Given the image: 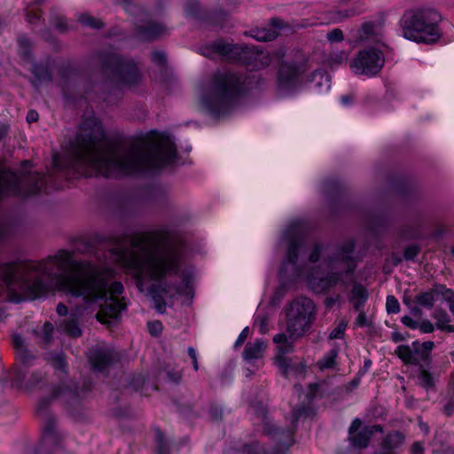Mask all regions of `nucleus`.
I'll list each match as a JSON object with an SVG mask.
<instances>
[{
	"mask_svg": "<svg viewBox=\"0 0 454 454\" xmlns=\"http://www.w3.org/2000/svg\"><path fill=\"white\" fill-rule=\"evenodd\" d=\"M152 294H153V301L155 304V309L160 313H163L166 309V302H165L164 299L162 298V296L160 294L154 293Z\"/></svg>",
	"mask_w": 454,
	"mask_h": 454,
	"instance_id": "obj_50",
	"label": "nucleus"
},
{
	"mask_svg": "<svg viewBox=\"0 0 454 454\" xmlns=\"http://www.w3.org/2000/svg\"><path fill=\"white\" fill-rule=\"evenodd\" d=\"M418 328L424 333H431L434 331V325L428 319H423L419 323Z\"/></svg>",
	"mask_w": 454,
	"mask_h": 454,
	"instance_id": "obj_52",
	"label": "nucleus"
},
{
	"mask_svg": "<svg viewBox=\"0 0 454 454\" xmlns=\"http://www.w3.org/2000/svg\"><path fill=\"white\" fill-rule=\"evenodd\" d=\"M431 317L435 320V327L438 330L446 333H454V325L449 324L451 321L450 316L445 309L437 307L432 312Z\"/></svg>",
	"mask_w": 454,
	"mask_h": 454,
	"instance_id": "obj_25",
	"label": "nucleus"
},
{
	"mask_svg": "<svg viewBox=\"0 0 454 454\" xmlns=\"http://www.w3.org/2000/svg\"><path fill=\"white\" fill-rule=\"evenodd\" d=\"M384 62L385 59L380 51L367 48L359 51L350 67L356 74L375 75L380 71Z\"/></svg>",
	"mask_w": 454,
	"mask_h": 454,
	"instance_id": "obj_16",
	"label": "nucleus"
},
{
	"mask_svg": "<svg viewBox=\"0 0 454 454\" xmlns=\"http://www.w3.org/2000/svg\"><path fill=\"white\" fill-rule=\"evenodd\" d=\"M283 25L284 22L282 20L272 18L269 27L252 29L249 33H246V35H249L255 40L261 42L271 41L277 38L278 35V30L283 27Z\"/></svg>",
	"mask_w": 454,
	"mask_h": 454,
	"instance_id": "obj_21",
	"label": "nucleus"
},
{
	"mask_svg": "<svg viewBox=\"0 0 454 454\" xmlns=\"http://www.w3.org/2000/svg\"><path fill=\"white\" fill-rule=\"evenodd\" d=\"M52 365L56 370L65 372L67 368V362L62 355H58L52 359Z\"/></svg>",
	"mask_w": 454,
	"mask_h": 454,
	"instance_id": "obj_49",
	"label": "nucleus"
},
{
	"mask_svg": "<svg viewBox=\"0 0 454 454\" xmlns=\"http://www.w3.org/2000/svg\"><path fill=\"white\" fill-rule=\"evenodd\" d=\"M155 449L159 454H168L169 451L165 435L159 428L155 430Z\"/></svg>",
	"mask_w": 454,
	"mask_h": 454,
	"instance_id": "obj_35",
	"label": "nucleus"
},
{
	"mask_svg": "<svg viewBox=\"0 0 454 454\" xmlns=\"http://www.w3.org/2000/svg\"><path fill=\"white\" fill-rule=\"evenodd\" d=\"M348 60V54L344 51L340 52L339 54H335L332 57V62L336 64H341L344 61Z\"/></svg>",
	"mask_w": 454,
	"mask_h": 454,
	"instance_id": "obj_59",
	"label": "nucleus"
},
{
	"mask_svg": "<svg viewBox=\"0 0 454 454\" xmlns=\"http://www.w3.org/2000/svg\"><path fill=\"white\" fill-rule=\"evenodd\" d=\"M9 285L18 283L26 299L45 296L53 282L73 297H81L84 309L98 308L97 318L106 323L117 318L126 302L117 296L123 292L121 282L110 285L113 270L90 261L74 259L73 252L59 250L40 261L26 260L4 266Z\"/></svg>",
	"mask_w": 454,
	"mask_h": 454,
	"instance_id": "obj_1",
	"label": "nucleus"
},
{
	"mask_svg": "<svg viewBox=\"0 0 454 454\" xmlns=\"http://www.w3.org/2000/svg\"><path fill=\"white\" fill-rule=\"evenodd\" d=\"M434 343L433 341H425L421 344V348H423L421 352V358L427 359L429 352L434 348Z\"/></svg>",
	"mask_w": 454,
	"mask_h": 454,
	"instance_id": "obj_56",
	"label": "nucleus"
},
{
	"mask_svg": "<svg viewBox=\"0 0 454 454\" xmlns=\"http://www.w3.org/2000/svg\"><path fill=\"white\" fill-rule=\"evenodd\" d=\"M401 322L410 329H417L419 327V322L412 319L410 316L402 317Z\"/></svg>",
	"mask_w": 454,
	"mask_h": 454,
	"instance_id": "obj_55",
	"label": "nucleus"
},
{
	"mask_svg": "<svg viewBox=\"0 0 454 454\" xmlns=\"http://www.w3.org/2000/svg\"><path fill=\"white\" fill-rule=\"evenodd\" d=\"M145 383V377L142 375H136L130 380V385L134 387L135 390H138L142 387Z\"/></svg>",
	"mask_w": 454,
	"mask_h": 454,
	"instance_id": "obj_57",
	"label": "nucleus"
},
{
	"mask_svg": "<svg viewBox=\"0 0 454 454\" xmlns=\"http://www.w3.org/2000/svg\"><path fill=\"white\" fill-rule=\"evenodd\" d=\"M241 75L219 71L211 79L208 90L201 98L203 106L214 117H221L236 105L244 90Z\"/></svg>",
	"mask_w": 454,
	"mask_h": 454,
	"instance_id": "obj_5",
	"label": "nucleus"
},
{
	"mask_svg": "<svg viewBox=\"0 0 454 454\" xmlns=\"http://www.w3.org/2000/svg\"><path fill=\"white\" fill-rule=\"evenodd\" d=\"M338 355V348H333L327 352L323 358L318 360L317 366L320 370L333 368Z\"/></svg>",
	"mask_w": 454,
	"mask_h": 454,
	"instance_id": "obj_31",
	"label": "nucleus"
},
{
	"mask_svg": "<svg viewBox=\"0 0 454 454\" xmlns=\"http://www.w3.org/2000/svg\"><path fill=\"white\" fill-rule=\"evenodd\" d=\"M176 148L166 138L159 144L134 143L126 147L106 141V133L95 117L81 124L76 143L63 166L54 164L69 176L118 177L158 170L174 162Z\"/></svg>",
	"mask_w": 454,
	"mask_h": 454,
	"instance_id": "obj_2",
	"label": "nucleus"
},
{
	"mask_svg": "<svg viewBox=\"0 0 454 454\" xmlns=\"http://www.w3.org/2000/svg\"><path fill=\"white\" fill-rule=\"evenodd\" d=\"M285 354L280 353L276 357V364L278 367V369L281 371V373L285 377H288L290 373V369H292V364L290 360L284 356Z\"/></svg>",
	"mask_w": 454,
	"mask_h": 454,
	"instance_id": "obj_39",
	"label": "nucleus"
},
{
	"mask_svg": "<svg viewBox=\"0 0 454 454\" xmlns=\"http://www.w3.org/2000/svg\"><path fill=\"white\" fill-rule=\"evenodd\" d=\"M135 36L142 42H153L168 33L167 27L158 21L148 20L136 24Z\"/></svg>",
	"mask_w": 454,
	"mask_h": 454,
	"instance_id": "obj_17",
	"label": "nucleus"
},
{
	"mask_svg": "<svg viewBox=\"0 0 454 454\" xmlns=\"http://www.w3.org/2000/svg\"><path fill=\"white\" fill-rule=\"evenodd\" d=\"M288 340H291L289 338V334L287 335L286 333H278L274 336L273 341L278 344H281L280 347H278V352L282 354L289 353L293 350L294 346L293 343L288 341Z\"/></svg>",
	"mask_w": 454,
	"mask_h": 454,
	"instance_id": "obj_32",
	"label": "nucleus"
},
{
	"mask_svg": "<svg viewBox=\"0 0 454 454\" xmlns=\"http://www.w3.org/2000/svg\"><path fill=\"white\" fill-rule=\"evenodd\" d=\"M330 42H340L343 40V33L340 28H334L327 34Z\"/></svg>",
	"mask_w": 454,
	"mask_h": 454,
	"instance_id": "obj_51",
	"label": "nucleus"
},
{
	"mask_svg": "<svg viewBox=\"0 0 454 454\" xmlns=\"http://www.w3.org/2000/svg\"><path fill=\"white\" fill-rule=\"evenodd\" d=\"M420 252L418 245H411L404 249L403 257L406 261H412Z\"/></svg>",
	"mask_w": 454,
	"mask_h": 454,
	"instance_id": "obj_46",
	"label": "nucleus"
},
{
	"mask_svg": "<svg viewBox=\"0 0 454 454\" xmlns=\"http://www.w3.org/2000/svg\"><path fill=\"white\" fill-rule=\"evenodd\" d=\"M57 398L66 403L77 402V387L62 383L52 389L51 396L43 397L37 403L36 413L42 418V437L35 454H51L60 445L61 437L56 431V419L48 412L51 400Z\"/></svg>",
	"mask_w": 454,
	"mask_h": 454,
	"instance_id": "obj_6",
	"label": "nucleus"
},
{
	"mask_svg": "<svg viewBox=\"0 0 454 454\" xmlns=\"http://www.w3.org/2000/svg\"><path fill=\"white\" fill-rule=\"evenodd\" d=\"M441 15L433 9L406 11L402 19L405 38L417 43H433L440 38Z\"/></svg>",
	"mask_w": 454,
	"mask_h": 454,
	"instance_id": "obj_7",
	"label": "nucleus"
},
{
	"mask_svg": "<svg viewBox=\"0 0 454 454\" xmlns=\"http://www.w3.org/2000/svg\"><path fill=\"white\" fill-rule=\"evenodd\" d=\"M254 325L259 327V332L262 334L269 330V317L267 315H258L254 320Z\"/></svg>",
	"mask_w": 454,
	"mask_h": 454,
	"instance_id": "obj_45",
	"label": "nucleus"
},
{
	"mask_svg": "<svg viewBox=\"0 0 454 454\" xmlns=\"http://www.w3.org/2000/svg\"><path fill=\"white\" fill-rule=\"evenodd\" d=\"M54 331L53 325L47 321L42 326H37L33 330V334L37 344L41 348H47L52 341V334Z\"/></svg>",
	"mask_w": 454,
	"mask_h": 454,
	"instance_id": "obj_23",
	"label": "nucleus"
},
{
	"mask_svg": "<svg viewBox=\"0 0 454 454\" xmlns=\"http://www.w3.org/2000/svg\"><path fill=\"white\" fill-rule=\"evenodd\" d=\"M248 333H249V328L248 327H246V328L243 329V331L240 333L238 340L235 342V347L236 348L240 346V345H242L244 343V341L246 340V339L248 336Z\"/></svg>",
	"mask_w": 454,
	"mask_h": 454,
	"instance_id": "obj_61",
	"label": "nucleus"
},
{
	"mask_svg": "<svg viewBox=\"0 0 454 454\" xmlns=\"http://www.w3.org/2000/svg\"><path fill=\"white\" fill-rule=\"evenodd\" d=\"M204 52V55L207 57L211 56V53H216L226 59L239 62L241 64H247L250 59L249 54L254 55V59H258L262 62V66L266 67L270 63V59L268 54L264 53L262 50L255 49L254 47L250 48L248 46H239L238 44H232L226 43L223 40H217L208 45Z\"/></svg>",
	"mask_w": 454,
	"mask_h": 454,
	"instance_id": "obj_13",
	"label": "nucleus"
},
{
	"mask_svg": "<svg viewBox=\"0 0 454 454\" xmlns=\"http://www.w3.org/2000/svg\"><path fill=\"white\" fill-rule=\"evenodd\" d=\"M347 327V324L343 321H341L336 328H334L330 335L329 338L331 340H336V339H341L344 336V333Z\"/></svg>",
	"mask_w": 454,
	"mask_h": 454,
	"instance_id": "obj_47",
	"label": "nucleus"
},
{
	"mask_svg": "<svg viewBox=\"0 0 454 454\" xmlns=\"http://www.w3.org/2000/svg\"><path fill=\"white\" fill-rule=\"evenodd\" d=\"M51 22L61 33L66 32L67 29V20L59 15L55 8H52L51 11Z\"/></svg>",
	"mask_w": 454,
	"mask_h": 454,
	"instance_id": "obj_37",
	"label": "nucleus"
},
{
	"mask_svg": "<svg viewBox=\"0 0 454 454\" xmlns=\"http://www.w3.org/2000/svg\"><path fill=\"white\" fill-rule=\"evenodd\" d=\"M368 299V292L366 288L359 283H355L351 293L349 300H367Z\"/></svg>",
	"mask_w": 454,
	"mask_h": 454,
	"instance_id": "obj_41",
	"label": "nucleus"
},
{
	"mask_svg": "<svg viewBox=\"0 0 454 454\" xmlns=\"http://www.w3.org/2000/svg\"><path fill=\"white\" fill-rule=\"evenodd\" d=\"M78 20L84 26L95 29L102 28L105 26L104 22L101 20L90 15V13L81 14L78 18Z\"/></svg>",
	"mask_w": 454,
	"mask_h": 454,
	"instance_id": "obj_33",
	"label": "nucleus"
},
{
	"mask_svg": "<svg viewBox=\"0 0 454 454\" xmlns=\"http://www.w3.org/2000/svg\"><path fill=\"white\" fill-rule=\"evenodd\" d=\"M148 329L152 335L157 336L162 329V325L160 321L149 322Z\"/></svg>",
	"mask_w": 454,
	"mask_h": 454,
	"instance_id": "obj_54",
	"label": "nucleus"
},
{
	"mask_svg": "<svg viewBox=\"0 0 454 454\" xmlns=\"http://www.w3.org/2000/svg\"><path fill=\"white\" fill-rule=\"evenodd\" d=\"M316 316L314 301L305 296L293 300L286 307V333L291 340L301 338L309 331Z\"/></svg>",
	"mask_w": 454,
	"mask_h": 454,
	"instance_id": "obj_11",
	"label": "nucleus"
},
{
	"mask_svg": "<svg viewBox=\"0 0 454 454\" xmlns=\"http://www.w3.org/2000/svg\"><path fill=\"white\" fill-rule=\"evenodd\" d=\"M355 247L352 239L333 246L324 247L319 243L313 246L309 261L314 263L322 259V265L328 270L325 277H309V285L314 292H326L338 284L346 287L353 281L357 267Z\"/></svg>",
	"mask_w": 454,
	"mask_h": 454,
	"instance_id": "obj_4",
	"label": "nucleus"
},
{
	"mask_svg": "<svg viewBox=\"0 0 454 454\" xmlns=\"http://www.w3.org/2000/svg\"><path fill=\"white\" fill-rule=\"evenodd\" d=\"M405 436L399 431H395L386 435L381 442V450L387 452H395V450L402 446Z\"/></svg>",
	"mask_w": 454,
	"mask_h": 454,
	"instance_id": "obj_27",
	"label": "nucleus"
},
{
	"mask_svg": "<svg viewBox=\"0 0 454 454\" xmlns=\"http://www.w3.org/2000/svg\"><path fill=\"white\" fill-rule=\"evenodd\" d=\"M117 358L116 354L110 348L95 346L90 350L89 360L94 371L105 372Z\"/></svg>",
	"mask_w": 454,
	"mask_h": 454,
	"instance_id": "obj_19",
	"label": "nucleus"
},
{
	"mask_svg": "<svg viewBox=\"0 0 454 454\" xmlns=\"http://www.w3.org/2000/svg\"><path fill=\"white\" fill-rule=\"evenodd\" d=\"M450 288H447L446 286L442 284L435 283L433 285L432 288L418 294L414 297L413 302L422 308L432 309L439 295H441L442 299L448 302V298L450 296Z\"/></svg>",
	"mask_w": 454,
	"mask_h": 454,
	"instance_id": "obj_18",
	"label": "nucleus"
},
{
	"mask_svg": "<svg viewBox=\"0 0 454 454\" xmlns=\"http://www.w3.org/2000/svg\"><path fill=\"white\" fill-rule=\"evenodd\" d=\"M267 344L262 340H255L254 342H247L242 356L247 362L262 357Z\"/></svg>",
	"mask_w": 454,
	"mask_h": 454,
	"instance_id": "obj_24",
	"label": "nucleus"
},
{
	"mask_svg": "<svg viewBox=\"0 0 454 454\" xmlns=\"http://www.w3.org/2000/svg\"><path fill=\"white\" fill-rule=\"evenodd\" d=\"M96 239L100 243L107 241L118 259L124 260L130 255L137 266L144 263L150 278L157 281L151 286V294L170 296L182 294L179 286L161 281L167 274L175 275L180 270L181 243L171 231L161 228L146 235L123 238L97 236Z\"/></svg>",
	"mask_w": 454,
	"mask_h": 454,
	"instance_id": "obj_3",
	"label": "nucleus"
},
{
	"mask_svg": "<svg viewBox=\"0 0 454 454\" xmlns=\"http://www.w3.org/2000/svg\"><path fill=\"white\" fill-rule=\"evenodd\" d=\"M12 340L18 363L11 374L12 383L19 388L31 391L44 381L45 374L40 370L29 372L28 368L34 365L36 356L27 348L25 339L20 334H13Z\"/></svg>",
	"mask_w": 454,
	"mask_h": 454,
	"instance_id": "obj_8",
	"label": "nucleus"
},
{
	"mask_svg": "<svg viewBox=\"0 0 454 454\" xmlns=\"http://www.w3.org/2000/svg\"><path fill=\"white\" fill-rule=\"evenodd\" d=\"M19 53L24 59H29L31 58V42L30 40L21 35L18 39Z\"/></svg>",
	"mask_w": 454,
	"mask_h": 454,
	"instance_id": "obj_38",
	"label": "nucleus"
},
{
	"mask_svg": "<svg viewBox=\"0 0 454 454\" xmlns=\"http://www.w3.org/2000/svg\"><path fill=\"white\" fill-rule=\"evenodd\" d=\"M361 427H362L361 419H354L351 426L349 427L348 434H353L357 431H360V429L362 428Z\"/></svg>",
	"mask_w": 454,
	"mask_h": 454,
	"instance_id": "obj_62",
	"label": "nucleus"
},
{
	"mask_svg": "<svg viewBox=\"0 0 454 454\" xmlns=\"http://www.w3.org/2000/svg\"><path fill=\"white\" fill-rule=\"evenodd\" d=\"M382 26L380 21H365L357 30L356 37L361 42L369 40L379 42L381 37Z\"/></svg>",
	"mask_w": 454,
	"mask_h": 454,
	"instance_id": "obj_22",
	"label": "nucleus"
},
{
	"mask_svg": "<svg viewBox=\"0 0 454 454\" xmlns=\"http://www.w3.org/2000/svg\"><path fill=\"white\" fill-rule=\"evenodd\" d=\"M31 72L34 74L32 83L37 89L41 84L44 82H51L52 80L51 74L47 65L35 63L33 65Z\"/></svg>",
	"mask_w": 454,
	"mask_h": 454,
	"instance_id": "obj_26",
	"label": "nucleus"
},
{
	"mask_svg": "<svg viewBox=\"0 0 454 454\" xmlns=\"http://www.w3.org/2000/svg\"><path fill=\"white\" fill-rule=\"evenodd\" d=\"M253 412L262 419L263 433L270 435L276 442V446L270 454H285L294 443V434L301 417L310 414V407L305 404L299 405L292 410V423L287 429L277 427L267 419V408L262 403H256L251 406Z\"/></svg>",
	"mask_w": 454,
	"mask_h": 454,
	"instance_id": "obj_9",
	"label": "nucleus"
},
{
	"mask_svg": "<svg viewBox=\"0 0 454 454\" xmlns=\"http://www.w3.org/2000/svg\"><path fill=\"white\" fill-rule=\"evenodd\" d=\"M27 166H30L29 160L23 162L22 169L19 172H0V199L7 195L27 197L36 194L44 187L45 176L38 172L27 171Z\"/></svg>",
	"mask_w": 454,
	"mask_h": 454,
	"instance_id": "obj_10",
	"label": "nucleus"
},
{
	"mask_svg": "<svg viewBox=\"0 0 454 454\" xmlns=\"http://www.w3.org/2000/svg\"><path fill=\"white\" fill-rule=\"evenodd\" d=\"M442 411H443L444 414H446L447 416H451L454 413V401L453 400H450L443 406Z\"/></svg>",
	"mask_w": 454,
	"mask_h": 454,
	"instance_id": "obj_64",
	"label": "nucleus"
},
{
	"mask_svg": "<svg viewBox=\"0 0 454 454\" xmlns=\"http://www.w3.org/2000/svg\"><path fill=\"white\" fill-rule=\"evenodd\" d=\"M283 239L286 241V260L284 263L285 270L291 265L293 275L298 276L301 270L297 266L299 257L308 250L309 240L305 235L303 226L299 222L290 223L283 233Z\"/></svg>",
	"mask_w": 454,
	"mask_h": 454,
	"instance_id": "obj_14",
	"label": "nucleus"
},
{
	"mask_svg": "<svg viewBox=\"0 0 454 454\" xmlns=\"http://www.w3.org/2000/svg\"><path fill=\"white\" fill-rule=\"evenodd\" d=\"M97 58L106 76L129 85L137 84L140 80V73L132 60L111 51H101Z\"/></svg>",
	"mask_w": 454,
	"mask_h": 454,
	"instance_id": "obj_12",
	"label": "nucleus"
},
{
	"mask_svg": "<svg viewBox=\"0 0 454 454\" xmlns=\"http://www.w3.org/2000/svg\"><path fill=\"white\" fill-rule=\"evenodd\" d=\"M209 415L213 420H220L222 419V409L216 404H212L209 408Z\"/></svg>",
	"mask_w": 454,
	"mask_h": 454,
	"instance_id": "obj_53",
	"label": "nucleus"
},
{
	"mask_svg": "<svg viewBox=\"0 0 454 454\" xmlns=\"http://www.w3.org/2000/svg\"><path fill=\"white\" fill-rule=\"evenodd\" d=\"M386 309L388 314H395L400 311L399 301L394 295L387 297Z\"/></svg>",
	"mask_w": 454,
	"mask_h": 454,
	"instance_id": "obj_43",
	"label": "nucleus"
},
{
	"mask_svg": "<svg viewBox=\"0 0 454 454\" xmlns=\"http://www.w3.org/2000/svg\"><path fill=\"white\" fill-rule=\"evenodd\" d=\"M340 189V184L336 179H327L323 184V190L325 193L338 192Z\"/></svg>",
	"mask_w": 454,
	"mask_h": 454,
	"instance_id": "obj_44",
	"label": "nucleus"
},
{
	"mask_svg": "<svg viewBox=\"0 0 454 454\" xmlns=\"http://www.w3.org/2000/svg\"><path fill=\"white\" fill-rule=\"evenodd\" d=\"M62 327L69 336L76 338L82 335V330L78 325L76 318L74 317L64 320L62 323Z\"/></svg>",
	"mask_w": 454,
	"mask_h": 454,
	"instance_id": "obj_30",
	"label": "nucleus"
},
{
	"mask_svg": "<svg viewBox=\"0 0 454 454\" xmlns=\"http://www.w3.org/2000/svg\"><path fill=\"white\" fill-rule=\"evenodd\" d=\"M305 65L296 61H282L278 70L277 86L279 91L287 93L294 90L301 82Z\"/></svg>",
	"mask_w": 454,
	"mask_h": 454,
	"instance_id": "obj_15",
	"label": "nucleus"
},
{
	"mask_svg": "<svg viewBox=\"0 0 454 454\" xmlns=\"http://www.w3.org/2000/svg\"><path fill=\"white\" fill-rule=\"evenodd\" d=\"M411 454H425L423 442H414L411 447Z\"/></svg>",
	"mask_w": 454,
	"mask_h": 454,
	"instance_id": "obj_58",
	"label": "nucleus"
},
{
	"mask_svg": "<svg viewBox=\"0 0 454 454\" xmlns=\"http://www.w3.org/2000/svg\"><path fill=\"white\" fill-rule=\"evenodd\" d=\"M45 0H35L33 3L29 4L25 10V17L26 20L30 24H35L39 21L42 18V12L39 9V6Z\"/></svg>",
	"mask_w": 454,
	"mask_h": 454,
	"instance_id": "obj_28",
	"label": "nucleus"
},
{
	"mask_svg": "<svg viewBox=\"0 0 454 454\" xmlns=\"http://www.w3.org/2000/svg\"><path fill=\"white\" fill-rule=\"evenodd\" d=\"M184 12L187 16L199 19L200 13V4L196 1H189L184 6Z\"/></svg>",
	"mask_w": 454,
	"mask_h": 454,
	"instance_id": "obj_42",
	"label": "nucleus"
},
{
	"mask_svg": "<svg viewBox=\"0 0 454 454\" xmlns=\"http://www.w3.org/2000/svg\"><path fill=\"white\" fill-rule=\"evenodd\" d=\"M167 376L171 381L175 383H178L182 378V375L178 371H167Z\"/></svg>",
	"mask_w": 454,
	"mask_h": 454,
	"instance_id": "obj_60",
	"label": "nucleus"
},
{
	"mask_svg": "<svg viewBox=\"0 0 454 454\" xmlns=\"http://www.w3.org/2000/svg\"><path fill=\"white\" fill-rule=\"evenodd\" d=\"M21 260H16V261H12V262H4V263H0V280L4 284L5 287L8 289L9 292H19L20 295L22 296L23 298H26L25 294H23L22 290L20 289V285L18 283H13V284H10L7 283V279L5 278V272H4V266L5 264H8V263H12V262H20Z\"/></svg>",
	"mask_w": 454,
	"mask_h": 454,
	"instance_id": "obj_34",
	"label": "nucleus"
},
{
	"mask_svg": "<svg viewBox=\"0 0 454 454\" xmlns=\"http://www.w3.org/2000/svg\"><path fill=\"white\" fill-rule=\"evenodd\" d=\"M360 11L356 10L355 8H351L346 11H335L332 12V20L334 22H340L342 21L349 17H353L356 14H359Z\"/></svg>",
	"mask_w": 454,
	"mask_h": 454,
	"instance_id": "obj_40",
	"label": "nucleus"
},
{
	"mask_svg": "<svg viewBox=\"0 0 454 454\" xmlns=\"http://www.w3.org/2000/svg\"><path fill=\"white\" fill-rule=\"evenodd\" d=\"M152 61L159 66H164L167 62V56L163 51H154L151 56Z\"/></svg>",
	"mask_w": 454,
	"mask_h": 454,
	"instance_id": "obj_48",
	"label": "nucleus"
},
{
	"mask_svg": "<svg viewBox=\"0 0 454 454\" xmlns=\"http://www.w3.org/2000/svg\"><path fill=\"white\" fill-rule=\"evenodd\" d=\"M382 431L380 425L365 426L360 431L348 434V440L355 450H363L368 447L374 433Z\"/></svg>",
	"mask_w": 454,
	"mask_h": 454,
	"instance_id": "obj_20",
	"label": "nucleus"
},
{
	"mask_svg": "<svg viewBox=\"0 0 454 454\" xmlns=\"http://www.w3.org/2000/svg\"><path fill=\"white\" fill-rule=\"evenodd\" d=\"M356 325L364 327L368 325L367 318L364 311H360L358 317L356 319Z\"/></svg>",
	"mask_w": 454,
	"mask_h": 454,
	"instance_id": "obj_63",
	"label": "nucleus"
},
{
	"mask_svg": "<svg viewBox=\"0 0 454 454\" xmlns=\"http://www.w3.org/2000/svg\"><path fill=\"white\" fill-rule=\"evenodd\" d=\"M418 380L419 385L426 389H431L434 388V377L428 371L425 370L421 365Z\"/></svg>",
	"mask_w": 454,
	"mask_h": 454,
	"instance_id": "obj_36",
	"label": "nucleus"
},
{
	"mask_svg": "<svg viewBox=\"0 0 454 454\" xmlns=\"http://www.w3.org/2000/svg\"><path fill=\"white\" fill-rule=\"evenodd\" d=\"M396 354L405 364H419V360L412 355V350L409 346H399Z\"/></svg>",
	"mask_w": 454,
	"mask_h": 454,
	"instance_id": "obj_29",
	"label": "nucleus"
}]
</instances>
